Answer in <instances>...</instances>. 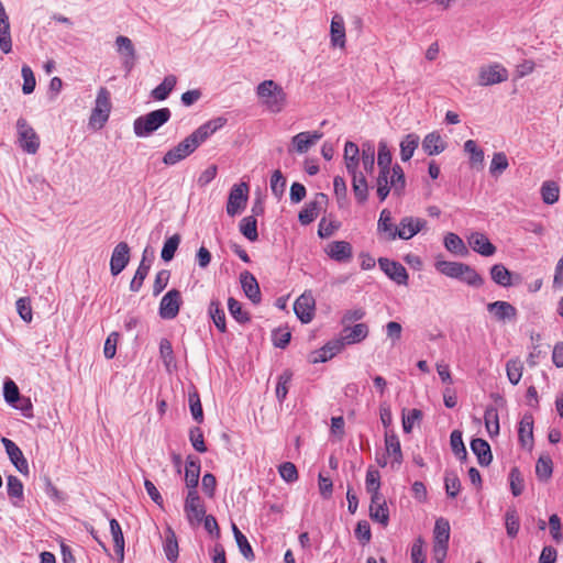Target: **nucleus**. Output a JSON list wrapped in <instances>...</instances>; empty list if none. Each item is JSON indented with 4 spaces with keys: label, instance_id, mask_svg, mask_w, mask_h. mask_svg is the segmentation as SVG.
Instances as JSON below:
<instances>
[{
    "label": "nucleus",
    "instance_id": "1",
    "mask_svg": "<svg viewBox=\"0 0 563 563\" xmlns=\"http://www.w3.org/2000/svg\"><path fill=\"white\" fill-rule=\"evenodd\" d=\"M227 119L218 117L196 129L190 135L167 151L163 157L165 165L172 166L192 154L209 136L220 130Z\"/></svg>",
    "mask_w": 563,
    "mask_h": 563
},
{
    "label": "nucleus",
    "instance_id": "2",
    "mask_svg": "<svg viewBox=\"0 0 563 563\" xmlns=\"http://www.w3.org/2000/svg\"><path fill=\"white\" fill-rule=\"evenodd\" d=\"M406 189V177L400 165L395 164L390 170H378L376 191L380 201H384L390 191L401 197Z\"/></svg>",
    "mask_w": 563,
    "mask_h": 563
},
{
    "label": "nucleus",
    "instance_id": "3",
    "mask_svg": "<svg viewBox=\"0 0 563 563\" xmlns=\"http://www.w3.org/2000/svg\"><path fill=\"white\" fill-rule=\"evenodd\" d=\"M256 96L261 106L271 113H280L287 104V93L283 87L272 79L258 84Z\"/></svg>",
    "mask_w": 563,
    "mask_h": 563
},
{
    "label": "nucleus",
    "instance_id": "4",
    "mask_svg": "<svg viewBox=\"0 0 563 563\" xmlns=\"http://www.w3.org/2000/svg\"><path fill=\"white\" fill-rule=\"evenodd\" d=\"M172 117L168 108H161L134 120L133 130L136 136L145 137L164 125Z\"/></svg>",
    "mask_w": 563,
    "mask_h": 563
},
{
    "label": "nucleus",
    "instance_id": "5",
    "mask_svg": "<svg viewBox=\"0 0 563 563\" xmlns=\"http://www.w3.org/2000/svg\"><path fill=\"white\" fill-rule=\"evenodd\" d=\"M111 109L110 91L106 87H100L89 117V126L93 130H101L109 120Z\"/></svg>",
    "mask_w": 563,
    "mask_h": 563
},
{
    "label": "nucleus",
    "instance_id": "6",
    "mask_svg": "<svg viewBox=\"0 0 563 563\" xmlns=\"http://www.w3.org/2000/svg\"><path fill=\"white\" fill-rule=\"evenodd\" d=\"M250 186L247 183L234 184L229 192L227 201V213L230 217L241 214L246 208L249 201Z\"/></svg>",
    "mask_w": 563,
    "mask_h": 563
},
{
    "label": "nucleus",
    "instance_id": "7",
    "mask_svg": "<svg viewBox=\"0 0 563 563\" xmlns=\"http://www.w3.org/2000/svg\"><path fill=\"white\" fill-rule=\"evenodd\" d=\"M18 142L20 147L27 154H35L40 148V137L26 119L19 118L16 121Z\"/></svg>",
    "mask_w": 563,
    "mask_h": 563
},
{
    "label": "nucleus",
    "instance_id": "8",
    "mask_svg": "<svg viewBox=\"0 0 563 563\" xmlns=\"http://www.w3.org/2000/svg\"><path fill=\"white\" fill-rule=\"evenodd\" d=\"M184 510L187 520L191 526H197L202 522V519L206 515V508L196 489H190L188 492L184 505Z\"/></svg>",
    "mask_w": 563,
    "mask_h": 563
},
{
    "label": "nucleus",
    "instance_id": "9",
    "mask_svg": "<svg viewBox=\"0 0 563 563\" xmlns=\"http://www.w3.org/2000/svg\"><path fill=\"white\" fill-rule=\"evenodd\" d=\"M508 76V70L503 65L494 63L479 68L477 82L479 86H492L506 81Z\"/></svg>",
    "mask_w": 563,
    "mask_h": 563
},
{
    "label": "nucleus",
    "instance_id": "10",
    "mask_svg": "<svg viewBox=\"0 0 563 563\" xmlns=\"http://www.w3.org/2000/svg\"><path fill=\"white\" fill-rule=\"evenodd\" d=\"M115 47L117 52L122 58V66L125 69L126 74H129L136 62V51L130 37L124 35H119L115 37Z\"/></svg>",
    "mask_w": 563,
    "mask_h": 563
},
{
    "label": "nucleus",
    "instance_id": "11",
    "mask_svg": "<svg viewBox=\"0 0 563 563\" xmlns=\"http://www.w3.org/2000/svg\"><path fill=\"white\" fill-rule=\"evenodd\" d=\"M316 300L311 291L300 295L294 303V311L302 323H309L312 320Z\"/></svg>",
    "mask_w": 563,
    "mask_h": 563
},
{
    "label": "nucleus",
    "instance_id": "12",
    "mask_svg": "<svg viewBox=\"0 0 563 563\" xmlns=\"http://www.w3.org/2000/svg\"><path fill=\"white\" fill-rule=\"evenodd\" d=\"M427 228V221L422 218L411 216L404 217L398 224L397 238L401 240H410L419 232Z\"/></svg>",
    "mask_w": 563,
    "mask_h": 563
},
{
    "label": "nucleus",
    "instance_id": "13",
    "mask_svg": "<svg viewBox=\"0 0 563 563\" xmlns=\"http://www.w3.org/2000/svg\"><path fill=\"white\" fill-rule=\"evenodd\" d=\"M180 303L181 295L179 290L172 289L167 291L159 303V316L167 320L174 319L179 312Z\"/></svg>",
    "mask_w": 563,
    "mask_h": 563
},
{
    "label": "nucleus",
    "instance_id": "14",
    "mask_svg": "<svg viewBox=\"0 0 563 563\" xmlns=\"http://www.w3.org/2000/svg\"><path fill=\"white\" fill-rule=\"evenodd\" d=\"M380 269L398 285H407L408 273L405 266L398 262L380 257L378 260Z\"/></svg>",
    "mask_w": 563,
    "mask_h": 563
},
{
    "label": "nucleus",
    "instance_id": "15",
    "mask_svg": "<svg viewBox=\"0 0 563 563\" xmlns=\"http://www.w3.org/2000/svg\"><path fill=\"white\" fill-rule=\"evenodd\" d=\"M322 136L323 133L319 131L300 132L291 137V148H289V152L294 151L298 154H303L321 140Z\"/></svg>",
    "mask_w": 563,
    "mask_h": 563
},
{
    "label": "nucleus",
    "instance_id": "16",
    "mask_svg": "<svg viewBox=\"0 0 563 563\" xmlns=\"http://www.w3.org/2000/svg\"><path fill=\"white\" fill-rule=\"evenodd\" d=\"M1 442L5 449V452L11 461V463L15 466V468L23 475L29 474V463L24 457L21 449L10 439L2 438Z\"/></svg>",
    "mask_w": 563,
    "mask_h": 563
},
{
    "label": "nucleus",
    "instance_id": "17",
    "mask_svg": "<svg viewBox=\"0 0 563 563\" xmlns=\"http://www.w3.org/2000/svg\"><path fill=\"white\" fill-rule=\"evenodd\" d=\"M328 198L324 194H317L314 199L308 202L299 212L298 220L302 225L310 224L319 216L322 205L327 202Z\"/></svg>",
    "mask_w": 563,
    "mask_h": 563
},
{
    "label": "nucleus",
    "instance_id": "18",
    "mask_svg": "<svg viewBox=\"0 0 563 563\" xmlns=\"http://www.w3.org/2000/svg\"><path fill=\"white\" fill-rule=\"evenodd\" d=\"M130 261V247L125 242H120L113 249L110 260L111 274L119 275Z\"/></svg>",
    "mask_w": 563,
    "mask_h": 563
},
{
    "label": "nucleus",
    "instance_id": "19",
    "mask_svg": "<svg viewBox=\"0 0 563 563\" xmlns=\"http://www.w3.org/2000/svg\"><path fill=\"white\" fill-rule=\"evenodd\" d=\"M330 43L332 47L345 48V22L340 13H334L330 24Z\"/></svg>",
    "mask_w": 563,
    "mask_h": 563
},
{
    "label": "nucleus",
    "instance_id": "20",
    "mask_svg": "<svg viewBox=\"0 0 563 563\" xmlns=\"http://www.w3.org/2000/svg\"><path fill=\"white\" fill-rule=\"evenodd\" d=\"M369 516L372 520L386 527L389 522V510L383 495L371 497Z\"/></svg>",
    "mask_w": 563,
    "mask_h": 563
},
{
    "label": "nucleus",
    "instance_id": "21",
    "mask_svg": "<svg viewBox=\"0 0 563 563\" xmlns=\"http://www.w3.org/2000/svg\"><path fill=\"white\" fill-rule=\"evenodd\" d=\"M325 253L340 263L350 262L353 257L352 245L346 241H333L328 244Z\"/></svg>",
    "mask_w": 563,
    "mask_h": 563
},
{
    "label": "nucleus",
    "instance_id": "22",
    "mask_svg": "<svg viewBox=\"0 0 563 563\" xmlns=\"http://www.w3.org/2000/svg\"><path fill=\"white\" fill-rule=\"evenodd\" d=\"M487 310L499 322L511 321L517 317V309L507 301L498 300L490 302L487 305Z\"/></svg>",
    "mask_w": 563,
    "mask_h": 563
},
{
    "label": "nucleus",
    "instance_id": "23",
    "mask_svg": "<svg viewBox=\"0 0 563 563\" xmlns=\"http://www.w3.org/2000/svg\"><path fill=\"white\" fill-rule=\"evenodd\" d=\"M471 249L482 256H492L496 253V246L481 232H474L468 238Z\"/></svg>",
    "mask_w": 563,
    "mask_h": 563
},
{
    "label": "nucleus",
    "instance_id": "24",
    "mask_svg": "<svg viewBox=\"0 0 563 563\" xmlns=\"http://www.w3.org/2000/svg\"><path fill=\"white\" fill-rule=\"evenodd\" d=\"M398 225L393 223L391 212L388 209H383L377 222V232L383 235L387 241L397 239Z\"/></svg>",
    "mask_w": 563,
    "mask_h": 563
},
{
    "label": "nucleus",
    "instance_id": "25",
    "mask_svg": "<svg viewBox=\"0 0 563 563\" xmlns=\"http://www.w3.org/2000/svg\"><path fill=\"white\" fill-rule=\"evenodd\" d=\"M0 49L3 54L12 51L9 16L0 1Z\"/></svg>",
    "mask_w": 563,
    "mask_h": 563
},
{
    "label": "nucleus",
    "instance_id": "26",
    "mask_svg": "<svg viewBox=\"0 0 563 563\" xmlns=\"http://www.w3.org/2000/svg\"><path fill=\"white\" fill-rule=\"evenodd\" d=\"M240 280L242 288L245 292V296L254 303H258L261 301V290L258 283L253 274L245 271L241 273Z\"/></svg>",
    "mask_w": 563,
    "mask_h": 563
},
{
    "label": "nucleus",
    "instance_id": "27",
    "mask_svg": "<svg viewBox=\"0 0 563 563\" xmlns=\"http://www.w3.org/2000/svg\"><path fill=\"white\" fill-rule=\"evenodd\" d=\"M385 448L388 456L393 457L391 467L402 463V452L399 438L393 431L385 433Z\"/></svg>",
    "mask_w": 563,
    "mask_h": 563
},
{
    "label": "nucleus",
    "instance_id": "28",
    "mask_svg": "<svg viewBox=\"0 0 563 563\" xmlns=\"http://www.w3.org/2000/svg\"><path fill=\"white\" fill-rule=\"evenodd\" d=\"M147 252H148V250L145 249L143 252L142 261L135 272L133 279L131 280V284H130L131 291H139L141 289L143 282L150 272L152 260H150L147 257Z\"/></svg>",
    "mask_w": 563,
    "mask_h": 563
},
{
    "label": "nucleus",
    "instance_id": "29",
    "mask_svg": "<svg viewBox=\"0 0 563 563\" xmlns=\"http://www.w3.org/2000/svg\"><path fill=\"white\" fill-rule=\"evenodd\" d=\"M471 449L477 456L479 465L488 466L492 463L493 454L487 441L479 438L473 439L471 442Z\"/></svg>",
    "mask_w": 563,
    "mask_h": 563
},
{
    "label": "nucleus",
    "instance_id": "30",
    "mask_svg": "<svg viewBox=\"0 0 563 563\" xmlns=\"http://www.w3.org/2000/svg\"><path fill=\"white\" fill-rule=\"evenodd\" d=\"M518 438L522 446H531L533 442V417L526 413L519 422Z\"/></svg>",
    "mask_w": 563,
    "mask_h": 563
},
{
    "label": "nucleus",
    "instance_id": "31",
    "mask_svg": "<svg viewBox=\"0 0 563 563\" xmlns=\"http://www.w3.org/2000/svg\"><path fill=\"white\" fill-rule=\"evenodd\" d=\"M343 157L347 173L355 174L360 165V148L354 142L345 143Z\"/></svg>",
    "mask_w": 563,
    "mask_h": 563
},
{
    "label": "nucleus",
    "instance_id": "32",
    "mask_svg": "<svg viewBox=\"0 0 563 563\" xmlns=\"http://www.w3.org/2000/svg\"><path fill=\"white\" fill-rule=\"evenodd\" d=\"M446 147L445 142L438 132L427 134L422 141V148L429 155H438Z\"/></svg>",
    "mask_w": 563,
    "mask_h": 563
},
{
    "label": "nucleus",
    "instance_id": "33",
    "mask_svg": "<svg viewBox=\"0 0 563 563\" xmlns=\"http://www.w3.org/2000/svg\"><path fill=\"white\" fill-rule=\"evenodd\" d=\"M342 333L343 342L353 344L363 341L368 335V327L365 323H357L353 327H345Z\"/></svg>",
    "mask_w": 563,
    "mask_h": 563
},
{
    "label": "nucleus",
    "instance_id": "34",
    "mask_svg": "<svg viewBox=\"0 0 563 563\" xmlns=\"http://www.w3.org/2000/svg\"><path fill=\"white\" fill-rule=\"evenodd\" d=\"M200 476V461L198 459H191L190 456L187 459L186 470H185V482L187 487L190 489H196L199 483Z\"/></svg>",
    "mask_w": 563,
    "mask_h": 563
},
{
    "label": "nucleus",
    "instance_id": "35",
    "mask_svg": "<svg viewBox=\"0 0 563 563\" xmlns=\"http://www.w3.org/2000/svg\"><path fill=\"white\" fill-rule=\"evenodd\" d=\"M109 523H110V532H111L113 544H114V552L119 556L120 563H122L124 560V544H125L123 532H122L121 526L117 519H111Z\"/></svg>",
    "mask_w": 563,
    "mask_h": 563
},
{
    "label": "nucleus",
    "instance_id": "36",
    "mask_svg": "<svg viewBox=\"0 0 563 563\" xmlns=\"http://www.w3.org/2000/svg\"><path fill=\"white\" fill-rule=\"evenodd\" d=\"M352 176V188L355 195L357 202L364 203L368 198V185L365 176L355 172V174H350Z\"/></svg>",
    "mask_w": 563,
    "mask_h": 563
},
{
    "label": "nucleus",
    "instance_id": "37",
    "mask_svg": "<svg viewBox=\"0 0 563 563\" xmlns=\"http://www.w3.org/2000/svg\"><path fill=\"white\" fill-rule=\"evenodd\" d=\"M177 82V78L174 75H168L164 78L162 84L154 88L151 96L154 100L163 101L167 99L169 93L173 91Z\"/></svg>",
    "mask_w": 563,
    "mask_h": 563
},
{
    "label": "nucleus",
    "instance_id": "38",
    "mask_svg": "<svg viewBox=\"0 0 563 563\" xmlns=\"http://www.w3.org/2000/svg\"><path fill=\"white\" fill-rule=\"evenodd\" d=\"M164 552L168 561L175 562L178 559V542L174 530L167 527L165 530Z\"/></svg>",
    "mask_w": 563,
    "mask_h": 563
},
{
    "label": "nucleus",
    "instance_id": "39",
    "mask_svg": "<svg viewBox=\"0 0 563 563\" xmlns=\"http://www.w3.org/2000/svg\"><path fill=\"white\" fill-rule=\"evenodd\" d=\"M457 279L475 288L482 287L484 284V278L467 264H463Z\"/></svg>",
    "mask_w": 563,
    "mask_h": 563
},
{
    "label": "nucleus",
    "instance_id": "40",
    "mask_svg": "<svg viewBox=\"0 0 563 563\" xmlns=\"http://www.w3.org/2000/svg\"><path fill=\"white\" fill-rule=\"evenodd\" d=\"M542 201L547 205H554L560 197V187L553 180H547L540 189Z\"/></svg>",
    "mask_w": 563,
    "mask_h": 563
},
{
    "label": "nucleus",
    "instance_id": "41",
    "mask_svg": "<svg viewBox=\"0 0 563 563\" xmlns=\"http://www.w3.org/2000/svg\"><path fill=\"white\" fill-rule=\"evenodd\" d=\"M419 136L415 133L407 134L400 142V157L404 162L409 161L418 147Z\"/></svg>",
    "mask_w": 563,
    "mask_h": 563
},
{
    "label": "nucleus",
    "instance_id": "42",
    "mask_svg": "<svg viewBox=\"0 0 563 563\" xmlns=\"http://www.w3.org/2000/svg\"><path fill=\"white\" fill-rule=\"evenodd\" d=\"M209 314L220 332L227 331L225 324V314L224 310L221 308L219 300H211L209 305Z\"/></svg>",
    "mask_w": 563,
    "mask_h": 563
},
{
    "label": "nucleus",
    "instance_id": "43",
    "mask_svg": "<svg viewBox=\"0 0 563 563\" xmlns=\"http://www.w3.org/2000/svg\"><path fill=\"white\" fill-rule=\"evenodd\" d=\"M241 233L251 242L258 239L257 220L254 216L244 217L240 222Z\"/></svg>",
    "mask_w": 563,
    "mask_h": 563
},
{
    "label": "nucleus",
    "instance_id": "44",
    "mask_svg": "<svg viewBox=\"0 0 563 563\" xmlns=\"http://www.w3.org/2000/svg\"><path fill=\"white\" fill-rule=\"evenodd\" d=\"M434 543L449 544L450 540V523L444 518H439L435 521L433 530Z\"/></svg>",
    "mask_w": 563,
    "mask_h": 563
},
{
    "label": "nucleus",
    "instance_id": "45",
    "mask_svg": "<svg viewBox=\"0 0 563 563\" xmlns=\"http://www.w3.org/2000/svg\"><path fill=\"white\" fill-rule=\"evenodd\" d=\"M490 277L499 286L509 287L511 285V273L503 264L492 266Z\"/></svg>",
    "mask_w": 563,
    "mask_h": 563
},
{
    "label": "nucleus",
    "instance_id": "46",
    "mask_svg": "<svg viewBox=\"0 0 563 563\" xmlns=\"http://www.w3.org/2000/svg\"><path fill=\"white\" fill-rule=\"evenodd\" d=\"M444 246L453 254L464 255L467 253V249L463 240L455 233L450 232L444 236Z\"/></svg>",
    "mask_w": 563,
    "mask_h": 563
},
{
    "label": "nucleus",
    "instance_id": "47",
    "mask_svg": "<svg viewBox=\"0 0 563 563\" xmlns=\"http://www.w3.org/2000/svg\"><path fill=\"white\" fill-rule=\"evenodd\" d=\"M464 263L461 262H449V261H437L435 268L441 274L457 279Z\"/></svg>",
    "mask_w": 563,
    "mask_h": 563
},
{
    "label": "nucleus",
    "instance_id": "48",
    "mask_svg": "<svg viewBox=\"0 0 563 563\" xmlns=\"http://www.w3.org/2000/svg\"><path fill=\"white\" fill-rule=\"evenodd\" d=\"M393 155L385 141H380L378 144L377 165L379 170H390Z\"/></svg>",
    "mask_w": 563,
    "mask_h": 563
},
{
    "label": "nucleus",
    "instance_id": "49",
    "mask_svg": "<svg viewBox=\"0 0 563 563\" xmlns=\"http://www.w3.org/2000/svg\"><path fill=\"white\" fill-rule=\"evenodd\" d=\"M523 365L519 358H511L506 364V372L509 382L517 385L522 377Z\"/></svg>",
    "mask_w": 563,
    "mask_h": 563
},
{
    "label": "nucleus",
    "instance_id": "50",
    "mask_svg": "<svg viewBox=\"0 0 563 563\" xmlns=\"http://www.w3.org/2000/svg\"><path fill=\"white\" fill-rule=\"evenodd\" d=\"M553 472V463L550 456L541 455L536 464V474L540 481H548Z\"/></svg>",
    "mask_w": 563,
    "mask_h": 563
},
{
    "label": "nucleus",
    "instance_id": "51",
    "mask_svg": "<svg viewBox=\"0 0 563 563\" xmlns=\"http://www.w3.org/2000/svg\"><path fill=\"white\" fill-rule=\"evenodd\" d=\"M485 426L490 437L499 433L498 411L494 407H488L484 413Z\"/></svg>",
    "mask_w": 563,
    "mask_h": 563
},
{
    "label": "nucleus",
    "instance_id": "52",
    "mask_svg": "<svg viewBox=\"0 0 563 563\" xmlns=\"http://www.w3.org/2000/svg\"><path fill=\"white\" fill-rule=\"evenodd\" d=\"M291 378H292V373L289 371V369H286L279 376H278V382H277V385H276V397L277 399L283 402L288 394V388H289V385H290V382H291Z\"/></svg>",
    "mask_w": 563,
    "mask_h": 563
},
{
    "label": "nucleus",
    "instance_id": "53",
    "mask_svg": "<svg viewBox=\"0 0 563 563\" xmlns=\"http://www.w3.org/2000/svg\"><path fill=\"white\" fill-rule=\"evenodd\" d=\"M360 162H362L363 168L367 173H372L374 170L375 165V147L371 143L363 144L362 154L360 156Z\"/></svg>",
    "mask_w": 563,
    "mask_h": 563
},
{
    "label": "nucleus",
    "instance_id": "54",
    "mask_svg": "<svg viewBox=\"0 0 563 563\" xmlns=\"http://www.w3.org/2000/svg\"><path fill=\"white\" fill-rule=\"evenodd\" d=\"M445 492L449 497H456L461 489V482L456 473L446 471L444 476Z\"/></svg>",
    "mask_w": 563,
    "mask_h": 563
},
{
    "label": "nucleus",
    "instance_id": "55",
    "mask_svg": "<svg viewBox=\"0 0 563 563\" xmlns=\"http://www.w3.org/2000/svg\"><path fill=\"white\" fill-rule=\"evenodd\" d=\"M180 243V235L174 234L173 236L168 238L164 245L161 253L162 260L165 262H169L174 258L175 253L179 246Z\"/></svg>",
    "mask_w": 563,
    "mask_h": 563
},
{
    "label": "nucleus",
    "instance_id": "56",
    "mask_svg": "<svg viewBox=\"0 0 563 563\" xmlns=\"http://www.w3.org/2000/svg\"><path fill=\"white\" fill-rule=\"evenodd\" d=\"M509 166L508 158L504 152H497L493 155L489 172L493 176L504 173Z\"/></svg>",
    "mask_w": 563,
    "mask_h": 563
},
{
    "label": "nucleus",
    "instance_id": "57",
    "mask_svg": "<svg viewBox=\"0 0 563 563\" xmlns=\"http://www.w3.org/2000/svg\"><path fill=\"white\" fill-rule=\"evenodd\" d=\"M159 354L166 366L167 371H170V367L175 366V356L172 343L167 339H162L159 342Z\"/></svg>",
    "mask_w": 563,
    "mask_h": 563
},
{
    "label": "nucleus",
    "instance_id": "58",
    "mask_svg": "<svg viewBox=\"0 0 563 563\" xmlns=\"http://www.w3.org/2000/svg\"><path fill=\"white\" fill-rule=\"evenodd\" d=\"M366 489L371 494V497L374 495H382L379 493L380 488V475L377 470L368 468L366 472Z\"/></svg>",
    "mask_w": 563,
    "mask_h": 563
},
{
    "label": "nucleus",
    "instance_id": "59",
    "mask_svg": "<svg viewBox=\"0 0 563 563\" xmlns=\"http://www.w3.org/2000/svg\"><path fill=\"white\" fill-rule=\"evenodd\" d=\"M450 443H451V448H452L453 453L459 459H461V460L466 459L467 451H466L465 445L463 443L462 432L461 431L454 430L451 433Z\"/></svg>",
    "mask_w": 563,
    "mask_h": 563
},
{
    "label": "nucleus",
    "instance_id": "60",
    "mask_svg": "<svg viewBox=\"0 0 563 563\" xmlns=\"http://www.w3.org/2000/svg\"><path fill=\"white\" fill-rule=\"evenodd\" d=\"M505 525L507 534L510 538H515L520 528L519 518L515 509H508L505 515Z\"/></svg>",
    "mask_w": 563,
    "mask_h": 563
},
{
    "label": "nucleus",
    "instance_id": "61",
    "mask_svg": "<svg viewBox=\"0 0 563 563\" xmlns=\"http://www.w3.org/2000/svg\"><path fill=\"white\" fill-rule=\"evenodd\" d=\"M21 74L23 77L22 91L25 95H30L34 91L35 86H36V80H35L33 70L31 69L30 66L23 65L22 69H21Z\"/></svg>",
    "mask_w": 563,
    "mask_h": 563
},
{
    "label": "nucleus",
    "instance_id": "62",
    "mask_svg": "<svg viewBox=\"0 0 563 563\" xmlns=\"http://www.w3.org/2000/svg\"><path fill=\"white\" fill-rule=\"evenodd\" d=\"M228 308L231 313V316L240 323H245L250 320V317L247 312L243 311L241 303L234 299L229 298L228 300Z\"/></svg>",
    "mask_w": 563,
    "mask_h": 563
},
{
    "label": "nucleus",
    "instance_id": "63",
    "mask_svg": "<svg viewBox=\"0 0 563 563\" xmlns=\"http://www.w3.org/2000/svg\"><path fill=\"white\" fill-rule=\"evenodd\" d=\"M7 488L10 498L23 499V484L16 476H8Z\"/></svg>",
    "mask_w": 563,
    "mask_h": 563
},
{
    "label": "nucleus",
    "instance_id": "64",
    "mask_svg": "<svg viewBox=\"0 0 563 563\" xmlns=\"http://www.w3.org/2000/svg\"><path fill=\"white\" fill-rule=\"evenodd\" d=\"M286 187V178L279 169H276L271 177V189L276 197H282Z\"/></svg>",
    "mask_w": 563,
    "mask_h": 563
}]
</instances>
